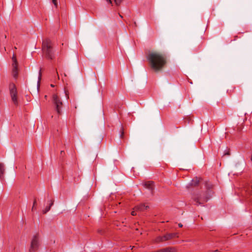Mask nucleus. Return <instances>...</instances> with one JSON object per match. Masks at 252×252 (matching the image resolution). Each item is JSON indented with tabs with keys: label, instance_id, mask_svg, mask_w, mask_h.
<instances>
[{
	"label": "nucleus",
	"instance_id": "6e6552de",
	"mask_svg": "<svg viewBox=\"0 0 252 252\" xmlns=\"http://www.w3.org/2000/svg\"><path fill=\"white\" fill-rule=\"evenodd\" d=\"M12 74L15 79H16L18 76V66L17 62L15 55H13L12 57Z\"/></svg>",
	"mask_w": 252,
	"mask_h": 252
},
{
	"label": "nucleus",
	"instance_id": "5701e85b",
	"mask_svg": "<svg viewBox=\"0 0 252 252\" xmlns=\"http://www.w3.org/2000/svg\"><path fill=\"white\" fill-rule=\"evenodd\" d=\"M172 237H173V235H176V234H172Z\"/></svg>",
	"mask_w": 252,
	"mask_h": 252
},
{
	"label": "nucleus",
	"instance_id": "b1692460",
	"mask_svg": "<svg viewBox=\"0 0 252 252\" xmlns=\"http://www.w3.org/2000/svg\"><path fill=\"white\" fill-rule=\"evenodd\" d=\"M47 95H45V98H46Z\"/></svg>",
	"mask_w": 252,
	"mask_h": 252
},
{
	"label": "nucleus",
	"instance_id": "0eeeda50",
	"mask_svg": "<svg viewBox=\"0 0 252 252\" xmlns=\"http://www.w3.org/2000/svg\"><path fill=\"white\" fill-rule=\"evenodd\" d=\"M9 91L12 102L15 105H18L17 91L15 84L13 83L10 84Z\"/></svg>",
	"mask_w": 252,
	"mask_h": 252
},
{
	"label": "nucleus",
	"instance_id": "6ab92c4d",
	"mask_svg": "<svg viewBox=\"0 0 252 252\" xmlns=\"http://www.w3.org/2000/svg\"><path fill=\"white\" fill-rule=\"evenodd\" d=\"M123 134H124V132H123V131H122V133H121V135H120V137H123Z\"/></svg>",
	"mask_w": 252,
	"mask_h": 252
},
{
	"label": "nucleus",
	"instance_id": "412c9836",
	"mask_svg": "<svg viewBox=\"0 0 252 252\" xmlns=\"http://www.w3.org/2000/svg\"><path fill=\"white\" fill-rule=\"evenodd\" d=\"M51 86L52 87H54V85H53V84H51Z\"/></svg>",
	"mask_w": 252,
	"mask_h": 252
},
{
	"label": "nucleus",
	"instance_id": "f03ea898",
	"mask_svg": "<svg viewBox=\"0 0 252 252\" xmlns=\"http://www.w3.org/2000/svg\"><path fill=\"white\" fill-rule=\"evenodd\" d=\"M42 51L47 59L52 60L55 58V53L52 48L51 41L50 39H46L43 41Z\"/></svg>",
	"mask_w": 252,
	"mask_h": 252
},
{
	"label": "nucleus",
	"instance_id": "f3484780",
	"mask_svg": "<svg viewBox=\"0 0 252 252\" xmlns=\"http://www.w3.org/2000/svg\"><path fill=\"white\" fill-rule=\"evenodd\" d=\"M41 70H40L39 72L38 84L39 83V82L40 80L41 79Z\"/></svg>",
	"mask_w": 252,
	"mask_h": 252
},
{
	"label": "nucleus",
	"instance_id": "aec40b11",
	"mask_svg": "<svg viewBox=\"0 0 252 252\" xmlns=\"http://www.w3.org/2000/svg\"><path fill=\"white\" fill-rule=\"evenodd\" d=\"M64 93H65V95H66V96L67 97V98H68V94H66V92L65 91V92H64Z\"/></svg>",
	"mask_w": 252,
	"mask_h": 252
},
{
	"label": "nucleus",
	"instance_id": "f8f14e48",
	"mask_svg": "<svg viewBox=\"0 0 252 252\" xmlns=\"http://www.w3.org/2000/svg\"><path fill=\"white\" fill-rule=\"evenodd\" d=\"M32 212L33 213L37 212V202L36 200H34L33 202V205L32 208Z\"/></svg>",
	"mask_w": 252,
	"mask_h": 252
},
{
	"label": "nucleus",
	"instance_id": "20e7f679",
	"mask_svg": "<svg viewBox=\"0 0 252 252\" xmlns=\"http://www.w3.org/2000/svg\"><path fill=\"white\" fill-rule=\"evenodd\" d=\"M52 102L55 111L59 115H61L62 113L63 104L62 101L57 94H53Z\"/></svg>",
	"mask_w": 252,
	"mask_h": 252
},
{
	"label": "nucleus",
	"instance_id": "a211bd4d",
	"mask_svg": "<svg viewBox=\"0 0 252 252\" xmlns=\"http://www.w3.org/2000/svg\"><path fill=\"white\" fill-rule=\"evenodd\" d=\"M178 226L180 227H182L183 226V225L182 224V223H178Z\"/></svg>",
	"mask_w": 252,
	"mask_h": 252
},
{
	"label": "nucleus",
	"instance_id": "9d476101",
	"mask_svg": "<svg viewBox=\"0 0 252 252\" xmlns=\"http://www.w3.org/2000/svg\"><path fill=\"white\" fill-rule=\"evenodd\" d=\"M49 202V205L46 206L45 209H43L41 211L42 214H45L47 213L48 211H49L51 206L53 205V201L51 200Z\"/></svg>",
	"mask_w": 252,
	"mask_h": 252
},
{
	"label": "nucleus",
	"instance_id": "dca6fc26",
	"mask_svg": "<svg viewBox=\"0 0 252 252\" xmlns=\"http://www.w3.org/2000/svg\"><path fill=\"white\" fill-rule=\"evenodd\" d=\"M52 2L54 4V5L57 7L58 5V1L57 0H52Z\"/></svg>",
	"mask_w": 252,
	"mask_h": 252
},
{
	"label": "nucleus",
	"instance_id": "9b49d317",
	"mask_svg": "<svg viewBox=\"0 0 252 252\" xmlns=\"http://www.w3.org/2000/svg\"><path fill=\"white\" fill-rule=\"evenodd\" d=\"M5 172V167L3 163H0V178L2 179L3 178L4 174Z\"/></svg>",
	"mask_w": 252,
	"mask_h": 252
},
{
	"label": "nucleus",
	"instance_id": "39448f33",
	"mask_svg": "<svg viewBox=\"0 0 252 252\" xmlns=\"http://www.w3.org/2000/svg\"><path fill=\"white\" fill-rule=\"evenodd\" d=\"M40 246V237L38 234L34 235L32 239L31 246L29 249L30 252H35Z\"/></svg>",
	"mask_w": 252,
	"mask_h": 252
},
{
	"label": "nucleus",
	"instance_id": "2eb2a0df",
	"mask_svg": "<svg viewBox=\"0 0 252 252\" xmlns=\"http://www.w3.org/2000/svg\"><path fill=\"white\" fill-rule=\"evenodd\" d=\"M172 234H169L167 236H164L163 238H162V241L166 240H168V239L171 238L172 237Z\"/></svg>",
	"mask_w": 252,
	"mask_h": 252
},
{
	"label": "nucleus",
	"instance_id": "4be33fe9",
	"mask_svg": "<svg viewBox=\"0 0 252 252\" xmlns=\"http://www.w3.org/2000/svg\"><path fill=\"white\" fill-rule=\"evenodd\" d=\"M172 237H173V235H176V234H172Z\"/></svg>",
	"mask_w": 252,
	"mask_h": 252
},
{
	"label": "nucleus",
	"instance_id": "1a4fd4ad",
	"mask_svg": "<svg viewBox=\"0 0 252 252\" xmlns=\"http://www.w3.org/2000/svg\"><path fill=\"white\" fill-rule=\"evenodd\" d=\"M143 185L144 187L151 190H152L154 189V182L152 181L145 182L143 183Z\"/></svg>",
	"mask_w": 252,
	"mask_h": 252
},
{
	"label": "nucleus",
	"instance_id": "7ed1b4c3",
	"mask_svg": "<svg viewBox=\"0 0 252 252\" xmlns=\"http://www.w3.org/2000/svg\"><path fill=\"white\" fill-rule=\"evenodd\" d=\"M210 191L206 193H201L193 195V198L197 205H202L206 202L210 198Z\"/></svg>",
	"mask_w": 252,
	"mask_h": 252
},
{
	"label": "nucleus",
	"instance_id": "f257e3e1",
	"mask_svg": "<svg viewBox=\"0 0 252 252\" xmlns=\"http://www.w3.org/2000/svg\"><path fill=\"white\" fill-rule=\"evenodd\" d=\"M151 67L155 71L161 70L167 63L166 56L158 52H151L147 56Z\"/></svg>",
	"mask_w": 252,
	"mask_h": 252
},
{
	"label": "nucleus",
	"instance_id": "4468645a",
	"mask_svg": "<svg viewBox=\"0 0 252 252\" xmlns=\"http://www.w3.org/2000/svg\"><path fill=\"white\" fill-rule=\"evenodd\" d=\"M107 2H108L109 3L112 4V0H106ZM123 0H114V2L115 4L117 5H119Z\"/></svg>",
	"mask_w": 252,
	"mask_h": 252
},
{
	"label": "nucleus",
	"instance_id": "ddd939ff",
	"mask_svg": "<svg viewBox=\"0 0 252 252\" xmlns=\"http://www.w3.org/2000/svg\"><path fill=\"white\" fill-rule=\"evenodd\" d=\"M198 183H199L198 179L197 178H195L192 180L190 184L191 186H195L197 185L198 184Z\"/></svg>",
	"mask_w": 252,
	"mask_h": 252
},
{
	"label": "nucleus",
	"instance_id": "423d86ee",
	"mask_svg": "<svg viewBox=\"0 0 252 252\" xmlns=\"http://www.w3.org/2000/svg\"><path fill=\"white\" fill-rule=\"evenodd\" d=\"M148 208H149V205L145 203H141L135 206L131 212V215L132 216H140L142 212H144Z\"/></svg>",
	"mask_w": 252,
	"mask_h": 252
}]
</instances>
